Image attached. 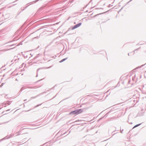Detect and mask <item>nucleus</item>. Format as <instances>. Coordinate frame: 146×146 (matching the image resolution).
<instances>
[{"mask_svg":"<svg viewBox=\"0 0 146 146\" xmlns=\"http://www.w3.org/2000/svg\"><path fill=\"white\" fill-rule=\"evenodd\" d=\"M140 125V124H138V125H136L135 126H134V127H133V128H135V127L137 126H138L139 125Z\"/></svg>","mask_w":146,"mask_h":146,"instance_id":"4","label":"nucleus"},{"mask_svg":"<svg viewBox=\"0 0 146 146\" xmlns=\"http://www.w3.org/2000/svg\"><path fill=\"white\" fill-rule=\"evenodd\" d=\"M83 111V110L82 109H78L76 110L72 111L70 113V115H78L82 113Z\"/></svg>","mask_w":146,"mask_h":146,"instance_id":"1","label":"nucleus"},{"mask_svg":"<svg viewBox=\"0 0 146 146\" xmlns=\"http://www.w3.org/2000/svg\"><path fill=\"white\" fill-rule=\"evenodd\" d=\"M67 59L66 58H64V59H62V60H61L59 62H63L65 60H66Z\"/></svg>","mask_w":146,"mask_h":146,"instance_id":"3","label":"nucleus"},{"mask_svg":"<svg viewBox=\"0 0 146 146\" xmlns=\"http://www.w3.org/2000/svg\"><path fill=\"white\" fill-rule=\"evenodd\" d=\"M82 25V23H80L78 24H76V25L74 26L72 28V30L75 29L80 26Z\"/></svg>","mask_w":146,"mask_h":146,"instance_id":"2","label":"nucleus"}]
</instances>
